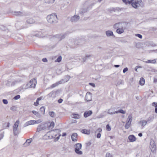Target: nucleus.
I'll use <instances>...</instances> for the list:
<instances>
[{"label": "nucleus", "mask_w": 157, "mask_h": 157, "mask_svg": "<svg viewBox=\"0 0 157 157\" xmlns=\"http://www.w3.org/2000/svg\"><path fill=\"white\" fill-rule=\"evenodd\" d=\"M47 19L48 22L52 24H56L58 22V19L56 13L48 15L47 16Z\"/></svg>", "instance_id": "1"}, {"label": "nucleus", "mask_w": 157, "mask_h": 157, "mask_svg": "<svg viewBox=\"0 0 157 157\" xmlns=\"http://www.w3.org/2000/svg\"><path fill=\"white\" fill-rule=\"evenodd\" d=\"M82 145L81 144L77 143L75 145V151L77 154L81 155L82 154V151L80 150L82 148Z\"/></svg>", "instance_id": "2"}, {"label": "nucleus", "mask_w": 157, "mask_h": 157, "mask_svg": "<svg viewBox=\"0 0 157 157\" xmlns=\"http://www.w3.org/2000/svg\"><path fill=\"white\" fill-rule=\"evenodd\" d=\"M150 148L151 151L153 153H155L156 151V146L153 140L151 139L150 143Z\"/></svg>", "instance_id": "3"}, {"label": "nucleus", "mask_w": 157, "mask_h": 157, "mask_svg": "<svg viewBox=\"0 0 157 157\" xmlns=\"http://www.w3.org/2000/svg\"><path fill=\"white\" fill-rule=\"evenodd\" d=\"M48 125L47 123L41 124L38 126V127L37 128L36 132H39L41 130H44L46 129L48 127Z\"/></svg>", "instance_id": "4"}, {"label": "nucleus", "mask_w": 157, "mask_h": 157, "mask_svg": "<svg viewBox=\"0 0 157 157\" xmlns=\"http://www.w3.org/2000/svg\"><path fill=\"white\" fill-rule=\"evenodd\" d=\"M66 35L64 34H58L56 35L55 37L59 41H60L66 37Z\"/></svg>", "instance_id": "5"}, {"label": "nucleus", "mask_w": 157, "mask_h": 157, "mask_svg": "<svg viewBox=\"0 0 157 157\" xmlns=\"http://www.w3.org/2000/svg\"><path fill=\"white\" fill-rule=\"evenodd\" d=\"M34 83L36 82V80L35 78H33L27 84V86L30 87L34 88L35 86V84L32 83L31 82Z\"/></svg>", "instance_id": "6"}, {"label": "nucleus", "mask_w": 157, "mask_h": 157, "mask_svg": "<svg viewBox=\"0 0 157 157\" xmlns=\"http://www.w3.org/2000/svg\"><path fill=\"white\" fill-rule=\"evenodd\" d=\"M91 94L90 92H87L85 96L86 100L87 101H91Z\"/></svg>", "instance_id": "7"}, {"label": "nucleus", "mask_w": 157, "mask_h": 157, "mask_svg": "<svg viewBox=\"0 0 157 157\" xmlns=\"http://www.w3.org/2000/svg\"><path fill=\"white\" fill-rule=\"evenodd\" d=\"M105 34L107 37H110V36H113V37H115V36L113 34V32L112 31L107 30L105 32Z\"/></svg>", "instance_id": "8"}, {"label": "nucleus", "mask_w": 157, "mask_h": 157, "mask_svg": "<svg viewBox=\"0 0 157 157\" xmlns=\"http://www.w3.org/2000/svg\"><path fill=\"white\" fill-rule=\"evenodd\" d=\"M92 111L91 110H89L85 111L83 114L84 117L86 118L90 116L92 114Z\"/></svg>", "instance_id": "9"}, {"label": "nucleus", "mask_w": 157, "mask_h": 157, "mask_svg": "<svg viewBox=\"0 0 157 157\" xmlns=\"http://www.w3.org/2000/svg\"><path fill=\"white\" fill-rule=\"evenodd\" d=\"M79 19L78 16L74 15L71 17V21L72 22H76L78 21Z\"/></svg>", "instance_id": "10"}, {"label": "nucleus", "mask_w": 157, "mask_h": 157, "mask_svg": "<svg viewBox=\"0 0 157 157\" xmlns=\"http://www.w3.org/2000/svg\"><path fill=\"white\" fill-rule=\"evenodd\" d=\"M123 10V8H120L119 7H117L116 8H113L109 10V11L110 12L112 13V12H116V11H118L122 10Z\"/></svg>", "instance_id": "11"}, {"label": "nucleus", "mask_w": 157, "mask_h": 157, "mask_svg": "<svg viewBox=\"0 0 157 157\" xmlns=\"http://www.w3.org/2000/svg\"><path fill=\"white\" fill-rule=\"evenodd\" d=\"M77 134L76 133H73L71 136L72 140L74 141H77Z\"/></svg>", "instance_id": "12"}, {"label": "nucleus", "mask_w": 157, "mask_h": 157, "mask_svg": "<svg viewBox=\"0 0 157 157\" xmlns=\"http://www.w3.org/2000/svg\"><path fill=\"white\" fill-rule=\"evenodd\" d=\"M128 139L131 142H133L136 141V138L133 135H130L128 137Z\"/></svg>", "instance_id": "13"}, {"label": "nucleus", "mask_w": 157, "mask_h": 157, "mask_svg": "<svg viewBox=\"0 0 157 157\" xmlns=\"http://www.w3.org/2000/svg\"><path fill=\"white\" fill-rule=\"evenodd\" d=\"M97 2L96 1H92L88 5L87 7V9L88 10L90 9Z\"/></svg>", "instance_id": "14"}, {"label": "nucleus", "mask_w": 157, "mask_h": 157, "mask_svg": "<svg viewBox=\"0 0 157 157\" xmlns=\"http://www.w3.org/2000/svg\"><path fill=\"white\" fill-rule=\"evenodd\" d=\"M32 141V138H30L27 140L26 142L24 144V146H28L29 145Z\"/></svg>", "instance_id": "15"}, {"label": "nucleus", "mask_w": 157, "mask_h": 157, "mask_svg": "<svg viewBox=\"0 0 157 157\" xmlns=\"http://www.w3.org/2000/svg\"><path fill=\"white\" fill-rule=\"evenodd\" d=\"M34 124L33 120H30V121H28L26 122L24 124L23 126H24V127H25L28 125H30L31 124Z\"/></svg>", "instance_id": "16"}, {"label": "nucleus", "mask_w": 157, "mask_h": 157, "mask_svg": "<svg viewBox=\"0 0 157 157\" xmlns=\"http://www.w3.org/2000/svg\"><path fill=\"white\" fill-rule=\"evenodd\" d=\"M27 23L28 24H32L35 23V20L32 18H30L27 19L26 21Z\"/></svg>", "instance_id": "17"}, {"label": "nucleus", "mask_w": 157, "mask_h": 157, "mask_svg": "<svg viewBox=\"0 0 157 157\" xmlns=\"http://www.w3.org/2000/svg\"><path fill=\"white\" fill-rule=\"evenodd\" d=\"M93 56L92 55H86L83 58L84 62H85L87 59H90V57H93Z\"/></svg>", "instance_id": "18"}, {"label": "nucleus", "mask_w": 157, "mask_h": 157, "mask_svg": "<svg viewBox=\"0 0 157 157\" xmlns=\"http://www.w3.org/2000/svg\"><path fill=\"white\" fill-rule=\"evenodd\" d=\"M130 3V4L135 9H136L138 6L137 4L135 3H134V2L133 0H131Z\"/></svg>", "instance_id": "19"}, {"label": "nucleus", "mask_w": 157, "mask_h": 157, "mask_svg": "<svg viewBox=\"0 0 157 157\" xmlns=\"http://www.w3.org/2000/svg\"><path fill=\"white\" fill-rule=\"evenodd\" d=\"M132 120V116L131 114H130L128 117V118L127 120V123H131Z\"/></svg>", "instance_id": "20"}, {"label": "nucleus", "mask_w": 157, "mask_h": 157, "mask_svg": "<svg viewBox=\"0 0 157 157\" xmlns=\"http://www.w3.org/2000/svg\"><path fill=\"white\" fill-rule=\"evenodd\" d=\"M72 118L75 119H78L80 118V116L78 114L73 113L72 114Z\"/></svg>", "instance_id": "21"}, {"label": "nucleus", "mask_w": 157, "mask_h": 157, "mask_svg": "<svg viewBox=\"0 0 157 157\" xmlns=\"http://www.w3.org/2000/svg\"><path fill=\"white\" fill-rule=\"evenodd\" d=\"M147 122L146 120L141 121L139 122V123L141 124L143 127H144Z\"/></svg>", "instance_id": "22"}, {"label": "nucleus", "mask_w": 157, "mask_h": 157, "mask_svg": "<svg viewBox=\"0 0 157 157\" xmlns=\"http://www.w3.org/2000/svg\"><path fill=\"white\" fill-rule=\"evenodd\" d=\"M154 116L153 115H152L150 116L147 119L146 121H147V123L151 122L154 119Z\"/></svg>", "instance_id": "23"}, {"label": "nucleus", "mask_w": 157, "mask_h": 157, "mask_svg": "<svg viewBox=\"0 0 157 157\" xmlns=\"http://www.w3.org/2000/svg\"><path fill=\"white\" fill-rule=\"evenodd\" d=\"M124 32L123 29L122 28H118L117 29L116 32L117 33L119 34H121L123 33Z\"/></svg>", "instance_id": "24"}, {"label": "nucleus", "mask_w": 157, "mask_h": 157, "mask_svg": "<svg viewBox=\"0 0 157 157\" xmlns=\"http://www.w3.org/2000/svg\"><path fill=\"white\" fill-rule=\"evenodd\" d=\"M19 123V121L18 120H17L16 121V122L13 125V129H15L16 128H18Z\"/></svg>", "instance_id": "25"}, {"label": "nucleus", "mask_w": 157, "mask_h": 157, "mask_svg": "<svg viewBox=\"0 0 157 157\" xmlns=\"http://www.w3.org/2000/svg\"><path fill=\"white\" fill-rule=\"evenodd\" d=\"M134 3H135L137 4H138L140 5V6H142L143 2L141 0H133Z\"/></svg>", "instance_id": "26"}, {"label": "nucleus", "mask_w": 157, "mask_h": 157, "mask_svg": "<svg viewBox=\"0 0 157 157\" xmlns=\"http://www.w3.org/2000/svg\"><path fill=\"white\" fill-rule=\"evenodd\" d=\"M145 83V79L143 78H141L139 81V84L141 86H143Z\"/></svg>", "instance_id": "27"}, {"label": "nucleus", "mask_w": 157, "mask_h": 157, "mask_svg": "<svg viewBox=\"0 0 157 157\" xmlns=\"http://www.w3.org/2000/svg\"><path fill=\"white\" fill-rule=\"evenodd\" d=\"M62 81L61 80L58 82H57L56 83L52 85L51 86V87L52 88H53L54 87H55L56 86H57L59 84H60L62 83Z\"/></svg>", "instance_id": "28"}, {"label": "nucleus", "mask_w": 157, "mask_h": 157, "mask_svg": "<svg viewBox=\"0 0 157 157\" xmlns=\"http://www.w3.org/2000/svg\"><path fill=\"white\" fill-rule=\"evenodd\" d=\"M88 10H89L87 9V8H83L80 10V13L81 14H83L87 12Z\"/></svg>", "instance_id": "29"}, {"label": "nucleus", "mask_w": 157, "mask_h": 157, "mask_svg": "<svg viewBox=\"0 0 157 157\" xmlns=\"http://www.w3.org/2000/svg\"><path fill=\"white\" fill-rule=\"evenodd\" d=\"M124 84V82L123 80L119 79L117 81V83L116 84V86L119 85H123Z\"/></svg>", "instance_id": "30"}, {"label": "nucleus", "mask_w": 157, "mask_h": 157, "mask_svg": "<svg viewBox=\"0 0 157 157\" xmlns=\"http://www.w3.org/2000/svg\"><path fill=\"white\" fill-rule=\"evenodd\" d=\"M55 126V123L53 121H52L51 123L49 125H48V129H49L51 128V129L53 128Z\"/></svg>", "instance_id": "31"}, {"label": "nucleus", "mask_w": 157, "mask_h": 157, "mask_svg": "<svg viewBox=\"0 0 157 157\" xmlns=\"http://www.w3.org/2000/svg\"><path fill=\"white\" fill-rule=\"evenodd\" d=\"M32 112L34 115H35L36 117H40V113L34 110H33L32 111Z\"/></svg>", "instance_id": "32"}, {"label": "nucleus", "mask_w": 157, "mask_h": 157, "mask_svg": "<svg viewBox=\"0 0 157 157\" xmlns=\"http://www.w3.org/2000/svg\"><path fill=\"white\" fill-rule=\"evenodd\" d=\"M49 114L52 117H54L56 116V114L53 111L49 112Z\"/></svg>", "instance_id": "33"}, {"label": "nucleus", "mask_w": 157, "mask_h": 157, "mask_svg": "<svg viewBox=\"0 0 157 157\" xmlns=\"http://www.w3.org/2000/svg\"><path fill=\"white\" fill-rule=\"evenodd\" d=\"M13 134L14 136H17L18 133V128H16L15 129H13Z\"/></svg>", "instance_id": "34"}, {"label": "nucleus", "mask_w": 157, "mask_h": 157, "mask_svg": "<svg viewBox=\"0 0 157 157\" xmlns=\"http://www.w3.org/2000/svg\"><path fill=\"white\" fill-rule=\"evenodd\" d=\"M120 113L123 114L125 113V111L123 109H121L118 110V111H116V113Z\"/></svg>", "instance_id": "35"}, {"label": "nucleus", "mask_w": 157, "mask_h": 157, "mask_svg": "<svg viewBox=\"0 0 157 157\" xmlns=\"http://www.w3.org/2000/svg\"><path fill=\"white\" fill-rule=\"evenodd\" d=\"M15 15L17 16H21L23 15L22 13L20 11L15 12Z\"/></svg>", "instance_id": "36"}, {"label": "nucleus", "mask_w": 157, "mask_h": 157, "mask_svg": "<svg viewBox=\"0 0 157 157\" xmlns=\"http://www.w3.org/2000/svg\"><path fill=\"white\" fill-rule=\"evenodd\" d=\"M40 111L41 112V113H42L43 114H44L45 108L44 106L41 107L40 108Z\"/></svg>", "instance_id": "37"}, {"label": "nucleus", "mask_w": 157, "mask_h": 157, "mask_svg": "<svg viewBox=\"0 0 157 157\" xmlns=\"http://www.w3.org/2000/svg\"><path fill=\"white\" fill-rule=\"evenodd\" d=\"M123 2L125 4L127 5L128 4L130 5V2H131V1H129V0H122Z\"/></svg>", "instance_id": "38"}, {"label": "nucleus", "mask_w": 157, "mask_h": 157, "mask_svg": "<svg viewBox=\"0 0 157 157\" xmlns=\"http://www.w3.org/2000/svg\"><path fill=\"white\" fill-rule=\"evenodd\" d=\"M108 113L110 114H113L116 113V111L114 112L112 111V109H110L108 110Z\"/></svg>", "instance_id": "39"}, {"label": "nucleus", "mask_w": 157, "mask_h": 157, "mask_svg": "<svg viewBox=\"0 0 157 157\" xmlns=\"http://www.w3.org/2000/svg\"><path fill=\"white\" fill-rule=\"evenodd\" d=\"M33 120V124H38L40 122H41L42 121H41L40 119H39L36 121H35L34 120Z\"/></svg>", "instance_id": "40"}, {"label": "nucleus", "mask_w": 157, "mask_h": 157, "mask_svg": "<svg viewBox=\"0 0 157 157\" xmlns=\"http://www.w3.org/2000/svg\"><path fill=\"white\" fill-rule=\"evenodd\" d=\"M55 0H45V2L46 3H53Z\"/></svg>", "instance_id": "41"}, {"label": "nucleus", "mask_w": 157, "mask_h": 157, "mask_svg": "<svg viewBox=\"0 0 157 157\" xmlns=\"http://www.w3.org/2000/svg\"><path fill=\"white\" fill-rule=\"evenodd\" d=\"M130 123H127L126 122V123L124 126L125 128L126 129H128L129 128V127L130 126Z\"/></svg>", "instance_id": "42"}, {"label": "nucleus", "mask_w": 157, "mask_h": 157, "mask_svg": "<svg viewBox=\"0 0 157 157\" xmlns=\"http://www.w3.org/2000/svg\"><path fill=\"white\" fill-rule=\"evenodd\" d=\"M4 132L0 133V141L3 138L4 136Z\"/></svg>", "instance_id": "43"}, {"label": "nucleus", "mask_w": 157, "mask_h": 157, "mask_svg": "<svg viewBox=\"0 0 157 157\" xmlns=\"http://www.w3.org/2000/svg\"><path fill=\"white\" fill-rule=\"evenodd\" d=\"M62 60V57L61 56H59L57 59L56 60V62H61Z\"/></svg>", "instance_id": "44"}, {"label": "nucleus", "mask_w": 157, "mask_h": 157, "mask_svg": "<svg viewBox=\"0 0 157 157\" xmlns=\"http://www.w3.org/2000/svg\"><path fill=\"white\" fill-rule=\"evenodd\" d=\"M20 98V96L19 95H17L15 96L13 98V99L15 100H17Z\"/></svg>", "instance_id": "45"}, {"label": "nucleus", "mask_w": 157, "mask_h": 157, "mask_svg": "<svg viewBox=\"0 0 157 157\" xmlns=\"http://www.w3.org/2000/svg\"><path fill=\"white\" fill-rule=\"evenodd\" d=\"M119 24V23H118L115 24L113 25V28L115 29H117L119 27L118 25Z\"/></svg>", "instance_id": "46"}, {"label": "nucleus", "mask_w": 157, "mask_h": 157, "mask_svg": "<svg viewBox=\"0 0 157 157\" xmlns=\"http://www.w3.org/2000/svg\"><path fill=\"white\" fill-rule=\"evenodd\" d=\"M106 129L108 131H110L111 129V128L109 124H107L106 125Z\"/></svg>", "instance_id": "47"}, {"label": "nucleus", "mask_w": 157, "mask_h": 157, "mask_svg": "<svg viewBox=\"0 0 157 157\" xmlns=\"http://www.w3.org/2000/svg\"><path fill=\"white\" fill-rule=\"evenodd\" d=\"M10 109L11 110L14 111L16 110V107L15 106H12L10 108Z\"/></svg>", "instance_id": "48"}, {"label": "nucleus", "mask_w": 157, "mask_h": 157, "mask_svg": "<svg viewBox=\"0 0 157 157\" xmlns=\"http://www.w3.org/2000/svg\"><path fill=\"white\" fill-rule=\"evenodd\" d=\"M135 36H136L138 37L140 39H141L142 38V35L141 34H135Z\"/></svg>", "instance_id": "49"}, {"label": "nucleus", "mask_w": 157, "mask_h": 157, "mask_svg": "<svg viewBox=\"0 0 157 157\" xmlns=\"http://www.w3.org/2000/svg\"><path fill=\"white\" fill-rule=\"evenodd\" d=\"M2 101L5 104H7L8 103V101L7 99H3L2 100Z\"/></svg>", "instance_id": "50"}, {"label": "nucleus", "mask_w": 157, "mask_h": 157, "mask_svg": "<svg viewBox=\"0 0 157 157\" xmlns=\"http://www.w3.org/2000/svg\"><path fill=\"white\" fill-rule=\"evenodd\" d=\"M106 157H112V155L110 153L107 152L106 154Z\"/></svg>", "instance_id": "51"}, {"label": "nucleus", "mask_w": 157, "mask_h": 157, "mask_svg": "<svg viewBox=\"0 0 157 157\" xmlns=\"http://www.w3.org/2000/svg\"><path fill=\"white\" fill-rule=\"evenodd\" d=\"M39 104V101H37V100H36V102H35L34 103L33 105H35V106H37Z\"/></svg>", "instance_id": "52"}, {"label": "nucleus", "mask_w": 157, "mask_h": 157, "mask_svg": "<svg viewBox=\"0 0 157 157\" xmlns=\"http://www.w3.org/2000/svg\"><path fill=\"white\" fill-rule=\"evenodd\" d=\"M128 69L127 67H125L124 69L123 72L124 73H125L128 71Z\"/></svg>", "instance_id": "53"}, {"label": "nucleus", "mask_w": 157, "mask_h": 157, "mask_svg": "<svg viewBox=\"0 0 157 157\" xmlns=\"http://www.w3.org/2000/svg\"><path fill=\"white\" fill-rule=\"evenodd\" d=\"M66 77L67 79L66 82L70 78V76L69 75L66 76Z\"/></svg>", "instance_id": "54"}, {"label": "nucleus", "mask_w": 157, "mask_h": 157, "mask_svg": "<svg viewBox=\"0 0 157 157\" xmlns=\"http://www.w3.org/2000/svg\"><path fill=\"white\" fill-rule=\"evenodd\" d=\"M101 136V134L100 132H98L97 135V137L98 138H99Z\"/></svg>", "instance_id": "55"}, {"label": "nucleus", "mask_w": 157, "mask_h": 157, "mask_svg": "<svg viewBox=\"0 0 157 157\" xmlns=\"http://www.w3.org/2000/svg\"><path fill=\"white\" fill-rule=\"evenodd\" d=\"M10 82H9L8 81H7L5 82V84L6 86H8L10 85Z\"/></svg>", "instance_id": "56"}, {"label": "nucleus", "mask_w": 157, "mask_h": 157, "mask_svg": "<svg viewBox=\"0 0 157 157\" xmlns=\"http://www.w3.org/2000/svg\"><path fill=\"white\" fill-rule=\"evenodd\" d=\"M86 146L89 147V146H90L91 145V142L90 141L87 143H86Z\"/></svg>", "instance_id": "57"}, {"label": "nucleus", "mask_w": 157, "mask_h": 157, "mask_svg": "<svg viewBox=\"0 0 157 157\" xmlns=\"http://www.w3.org/2000/svg\"><path fill=\"white\" fill-rule=\"evenodd\" d=\"M63 101V100L61 98H60L58 100V102L59 103H61Z\"/></svg>", "instance_id": "58"}, {"label": "nucleus", "mask_w": 157, "mask_h": 157, "mask_svg": "<svg viewBox=\"0 0 157 157\" xmlns=\"http://www.w3.org/2000/svg\"><path fill=\"white\" fill-rule=\"evenodd\" d=\"M86 129H83L82 130L81 132L83 133L86 134Z\"/></svg>", "instance_id": "59"}, {"label": "nucleus", "mask_w": 157, "mask_h": 157, "mask_svg": "<svg viewBox=\"0 0 157 157\" xmlns=\"http://www.w3.org/2000/svg\"><path fill=\"white\" fill-rule=\"evenodd\" d=\"M42 61L44 62H46L48 61L47 59L46 58H44L42 59Z\"/></svg>", "instance_id": "60"}, {"label": "nucleus", "mask_w": 157, "mask_h": 157, "mask_svg": "<svg viewBox=\"0 0 157 157\" xmlns=\"http://www.w3.org/2000/svg\"><path fill=\"white\" fill-rule=\"evenodd\" d=\"M2 27L3 28L0 27V29L2 30H6V27H4V26Z\"/></svg>", "instance_id": "61"}, {"label": "nucleus", "mask_w": 157, "mask_h": 157, "mask_svg": "<svg viewBox=\"0 0 157 157\" xmlns=\"http://www.w3.org/2000/svg\"><path fill=\"white\" fill-rule=\"evenodd\" d=\"M89 84L90 85L93 87H94L95 86V84L94 83H89Z\"/></svg>", "instance_id": "62"}, {"label": "nucleus", "mask_w": 157, "mask_h": 157, "mask_svg": "<svg viewBox=\"0 0 157 157\" xmlns=\"http://www.w3.org/2000/svg\"><path fill=\"white\" fill-rule=\"evenodd\" d=\"M86 134L89 135L90 134V131L89 130H86Z\"/></svg>", "instance_id": "63"}, {"label": "nucleus", "mask_w": 157, "mask_h": 157, "mask_svg": "<svg viewBox=\"0 0 157 157\" xmlns=\"http://www.w3.org/2000/svg\"><path fill=\"white\" fill-rule=\"evenodd\" d=\"M155 112L157 113V106H155Z\"/></svg>", "instance_id": "64"}]
</instances>
